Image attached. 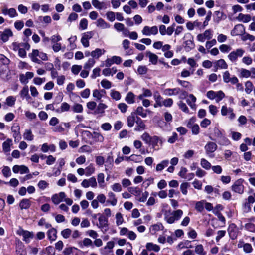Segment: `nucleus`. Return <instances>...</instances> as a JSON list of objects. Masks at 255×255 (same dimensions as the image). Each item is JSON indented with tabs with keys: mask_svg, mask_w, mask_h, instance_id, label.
<instances>
[{
	"mask_svg": "<svg viewBox=\"0 0 255 255\" xmlns=\"http://www.w3.org/2000/svg\"><path fill=\"white\" fill-rule=\"evenodd\" d=\"M164 219L168 224H173L179 221L183 214V212L181 209H177L173 211L166 210L163 212Z\"/></svg>",
	"mask_w": 255,
	"mask_h": 255,
	"instance_id": "obj_1",
	"label": "nucleus"
},
{
	"mask_svg": "<svg viewBox=\"0 0 255 255\" xmlns=\"http://www.w3.org/2000/svg\"><path fill=\"white\" fill-rule=\"evenodd\" d=\"M17 234L23 237V240L26 243H29L34 237V233L27 230H24L22 229L17 231Z\"/></svg>",
	"mask_w": 255,
	"mask_h": 255,
	"instance_id": "obj_2",
	"label": "nucleus"
},
{
	"mask_svg": "<svg viewBox=\"0 0 255 255\" xmlns=\"http://www.w3.org/2000/svg\"><path fill=\"white\" fill-rule=\"evenodd\" d=\"M142 140L146 143H157L162 142L163 141L157 136H150V135L145 132L141 136Z\"/></svg>",
	"mask_w": 255,
	"mask_h": 255,
	"instance_id": "obj_3",
	"label": "nucleus"
},
{
	"mask_svg": "<svg viewBox=\"0 0 255 255\" xmlns=\"http://www.w3.org/2000/svg\"><path fill=\"white\" fill-rule=\"evenodd\" d=\"M245 53V50L241 48H238L232 51L228 55V58L232 62H236L239 57H241Z\"/></svg>",
	"mask_w": 255,
	"mask_h": 255,
	"instance_id": "obj_4",
	"label": "nucleus"
},
{
	"mask_svg": "<svg viewBox=\"0 0 255 255\" xmlns=\"http://www.w3.org/2000/svg\"><path fill=\"white\" fill-rule=\"evenodd\" d=\"M244 180L239 179L235 181L232 185V189L233 191L239 194H242L244 192Z\"/></svg>",
	"mask_w": 255,
	"mask_h": 255,
	"instance_id": "obj_5",
	"label": "nucleus"
},
{
	"mask_svg": "<svg viewBox=\"0 0 255 255\" xmlns=\"http://www.w3.org/2000/svg\"><path fill=\"white\" fill-rule=\"evenodd\" d=\"M81 186L85 188L89 187L96 188L97 187V182L96 178L92 177L88 179H84L81 183Z\"/></svg>",
	"mask_w": 255,
	"mask_h": 255,
	"instance_id": "obj_6",
	"label": "nucleus"
},
{
	"mask_svg": "<svg viewBox=\"0 0 255 255\" xmlns=\"http://www.w3.org/2000/svg\"><path fill=\"white\" fill-rule=\"evenodd\" d=\"M141 32L145 36L155 35L158 33V28L156 26L152 27L145 26L143 28Z\"/></svg>",
	"mask_w": 255,
	"mask_h": 255,
	"instance_id": "obj_7",
	"label": "nucleus"
},
{
	"mask_svg": "<svg viewBox=\"0 0 255 255\" xmlns=\"http://www.w3.org/2000/svg\"><path fill=\"white\" fill-rule=\"evenodd\" d=\"M94 33L92 31H88L82 34L81 42L84 47L89 46V40L92 38Z\"/></svg>",
	"mask_w": 255,
	"mask_h": 255,
	"instance_id": "obj_8",
	"label": "nucleus"
},
{
	"mask_svg": "<svg viewBox=\"0 0 255 255\" xmlns=\"http://www.w3.org/2000/svg\"><path fill=\"white\" fill-rule=\"evenodd\" d=\"M212 37V31L211 29L206 30L203 33L199 34L197 36L198 41L203 42L206 39H211Z\"/></svg>",
	"mask_w": 255,
	"mask_h": 255,
	"instance_id": "obj_9",
	"label": "nucleus"
},
{
	"mask_svg": "<svg viewBox=\"0 0 255 255\" xmlns=\"http://www.w3.org/2000/svg\"><path fill=\"white\" fill-rule=\"evenodd\" d=\"M221 113L222 116L229 115V118L233 120L235 118L236 115L233 112V109L231 108H228L226 106H223L221 108Z\"/></svg>",
	"mask_w": 255,
	"mask_h": 255,
	"instance_id": "obj_10",
	"label": "nucleus"
},
{
	"mask_svg": "<svg viewBox=\"0 0 255 255\" xmlns=\"http://www.w3.org/2000/svg\"><path fill=\"white\" fill-rule=\"evenodd\" d=\"M65 197V193L64 192H60L58 193L53 194L51 197V200L54 204L57 205L63 201Z\"/></svg>",
	"mask_w": 255,
	"mask_h": 255,
	"instance_id": "obj_11",
	"label": "nucleus"
},
{
	"mask_svg": "<svg viewBox=\"0 0 255 255\" xmlns=\"http://www.w3.org/2000/svg\"><path fill=\"white\" fill-rule=\"evenodd\" d=\"M240 76L244 78H255V68H252L250 70L246 69H241Z\"/></svg>",
	"mask_w": 255,
	"mask_h": 255,
	"instance_id": "obj_12",
	"label": "nucleus"
},
{
	"mask_svg": "<svg viewBox=\"0 0 255 255\" xmlns=\"http://www.w3.org/2000/svg\"><path fill=\"white\" fill-rule=\"evenodd\" d=\"M149 232L151 235H156L158 232L164 229L163 225L160 222L152 225L149 227Z\"/></svg>",
	"mask_w": 255,
	"mask_h": 255,
	"instance_id": "obj_13",
	"label": "nucleus"
},
{
	"mask_svg": "<svg viewBox=\"0 0 255 255\" xmlns=\"http://www.w3.org/2000/svg\"><path fill=\"white\" fill-rule=\"evenodd\" d=\"M228 231L231 239H235L238 236L239 229L235 224H231L229 225Z\"/></svg>",
	"mask_w": 255,
	"mask_h": 255,
	"instance_id": "obj_14",
	"label": "nucleus"
},
{
	"mask_svg": "<svg viewBox=\"0 0 255 255\" xmlns=\"http://www.w3.org/2000/svg\"><path fill=\"white\" fill-rule=\"evenodd\" d=\"M11 131L13 133V136L15 138V141L21 138V134L20 132V126L17 123H14L11 127Z\"/></svg>",
	"mask_w": 255,
	"mask_h": 255,
	"instance_id": "obj_15",
	"label": "nucleus"
},
{
	"mask_svg": "<svg viewBox=\"0 0 255 255\" xmlns=\"http://www.w3.org/2000/svg\"><path fill=\"white\" fill-rule=\"evenodd\" d=\"M223 81L225 83L231 82L233 84H235L238 82V78L233 76L232 77H230V74L228 71H226L224 72L223 75Z\"/></svg>",
	"mask_w": 255,
	"mask_h": 255,
	"instance_id": "obj_16",
	"label": "nucleus"
},
{
	"mask_svg": "<svg viewBox=\"0 0 255 255\" xmlns=\"http://www.w3.org/2000/svg\"><path fill=\"white\" fill-rule=\"evenodd\" d=\"M13 36V32L10 29H5L3 32H1V44L8 41L9 38Z\"/></svg>",
	"mask_w": 255,
	"mask_h": 255,
	"instance_id": "obj_17",
	"label": "nucleus"
},
{
	"mask_svg": "<svg viewBox=\"0 0 255 255\" xmlns=\"http://www.w3.org/2000/svg\"><path fill=\"white\" fill-rule=\"evenodd\" d=\"M115 243L113 241H109L107 243L106 245L103 248L100 249L101 254L102 255H107L111 252L114 248Z\"/></svg>",
	"mask_w": 255,
	"mask_h": 255,
	"instance_id": "obj_18",
	"label": "nucleus"
},
{
	"mask_svg": "<svg viewBox=\"0 0 255 255\" xmlns=\"http://www.w3.org/2000/svg\"><path fill=\"white\" fill-rule=\"evenodd\" d=\"M13 172L15 173H20L23 174L29 172V170L27 167L25 165H14L12 168Z\"/></svg>",
	"mask_w": 255,
	"mask_h": 255,
	"instance_id": "obj_19",
	"label": "nucleus"
},
{
	"mask_svg": "<svg viewBox=\"0 0 255 255\" xmlns=\"http://www.w3.org/2000/svg\"><path fill=\"white\" fill-rule=\"evenodd\" d=\"M245 31L244 27L242 24H237L235 26L231 32V34L233 36L242 35Z\"/></svg>",
	"mask_w": 255,
	"mask_h": 255,
	"instance_id": "obj_20",
	"label": "nucleus"
},
{
	"mask_svg": "<svg viewBox=\"0 0 255 255\" xmlns=\"http://www.w3.org/2000/svg\"><path fill=\"white\" fill-rule=\"evenodd\" d=\"M108 200L106 201L107 204L112 206L117 205L118 200L116 197V195L112 191H110L108 193Z\"/></svg>",
	"mask_w": 255,
	"mask_h": 255,
	"instance_id": "obj_21",
	"label": "nucleus"
},
{
	"mask_svg": "<svg viewBox=\"0 0 255 255\" xmlns=\"http://www.w3.org/2000/svg\"><path fill=\"white\" fill-rule=\"evenodd\" d=\"M1 12L4 15H8L10 17L13 18L17 16V13L14 8L7 9L3 7L1 9Z\"/></svg>",
	"mask_w": 255,
	"mask_h": 255,
	"instance_id": "obj_22",
	"label": "nucleus"
},
{
	"mask_svg": "<svg viewBox=\"0 0 255 255\" xmlns=\"http://www.w3.org/2000/svg\"><path fill=\"white\" fill-rule=\"evenodd\" d=\"M57 231L54 228H51L48 230L47 233L48 239L52 242L55 241L57 238Z\"/></svg>",
	"mask_w": 255,
	"mask_h": 255,
	"instance_id": "obj_23",
	"label": "nucleus"
},
{
	"mask_svg": "<svg viewBox=\"0 0 255 255\" xmlns=\"http://www.w3.org/2000/svg\"><path fill=\"white\" fill-rule=\"evenodd\" d=\"M180 91L181 90L179 88H175L173 89L167 88L164 90L163 93L165 95L171 96L178 95Z\"/></svg>",
	"mask_w": 255,
	"mask_h": 255,
	"instance_id": "obj_24",
	"label": "nucleus"
},
{
	"mask_svg": "<svg viewBox=\"0 0 255 255\" xmlns=\"http://www.w3.org/2000/svg\"><path fill=\"white\" fill-rule=\"evenodd\" d=\"M137 118L138 116L136 115V113L132 112L130 115L127 117L128 126L129 127H132L134 126L135 122H136V119Z\"/></svg>",
	"mask_w": 255,
	"mask_h": 255,
	"instance_id": "obj_25",
	"label": "nucleus"
},
{
	"mask_svg": "<svg viewBox=\"0 0 255 255\" xmlns=\"http://www.w3.org/2000/svg\"><path fill=\"white\" fill-rule=\"evenodd\" d=\"M92 4L95 8L100 10L107 8L106 4L104 2H100L98 0H92Z\"/></svg>",
	"mask_w": 255,
	"mask_h": 255,
	"instance_id": "obj_26",
	"label": "nucleus"
},
{
	"mask_svg": "<svg viewBox=\"0 0 255 255\" xmlns=\"http://www.w3.org/2000/svg\"><path fill=\"white\" fill-rule=\"evenodd\" d=\"M106 94V91L104 90H98L95 89L93 91L92 95L96 100H100Z\"/></svg>",
	"mask_w": 255,
	"mask_h": 255,
	"instance_id": "obj_27",
	"label": "nucleus"
},
{
	"mask_svg": "<svg viewBox=\"0 0 255 255\" xmlns=\"http://www.w3.org/2000/svg\"><path fill=\"white\" fill-rule=\"evenodd\" d=\"M146 56L149 58V62L152 64L156 65L157 63L158 57L155 54L147 51L146 52Z\"/></svg>",
	"mask_w": 255,
	"mask_h": 255,
	"instance_id": "obj_28",
	"label": "nucleus"
},
{
	"mask_svg": "<svg viewBox=\"0 0 255 255\" xmlns=\"http://www.w3.org/2000/svg\"><path fill=\"white\" fill-rule=\"evenodd\" d=\"M106 51L104 49L96 48L91 52V56L94 59H98L101 55L105 53Z\"/></svg>",
	"mask_w": 255,
	"mask_h": 255,
	"instance_id": "obj_29",
	"label": "nucleus"
},
{
	"mask_svg": "<svg viewBox=\"0 0 255 255\" xmlns=\"http://www.w3.org/2000/svg\"><path fill=\"white\" fill-rule=\"evenodd\" d=\"M134 112L136 113V115H137L142 118H146L147 116V112L150 113V111L147 109H144L141 106H138Z\"/></svg>",
	"mask_w": 255,
	"mask_h": 255,
	"instance_id": "obj_30",
	"label": "nucleus"
},
{
	"mask_svg": "<svg viewBox=\"0 0 255 255\" xmlns=\"http://www.w3.org/2000/svg\"><path fill=\"white\" fill-rule=\"evenodd\" d=\"M196 98L192 94H189L186 99V102L192 109L196 108Z\"/></svg>",
	"mask_w": 255,
	"mask_h": 255,
	"instance_id": "obj_31",
	"label": "nucleus"
},
{
	"mask_svg": "<svg viewBox=\"0 0 255 255\" xmlns=\"http://www.w3.org/2000/svg\"><path fill=\"white\" fill-rule=\"evenodd\" d=\"M31 205V202L29 199H23L19 202V207L20 209H28L30 208Z\"/></svg>",
	"mask_w": 255,
	"mask_h": 255,
	"instance_id": "obj_32",
	"label": "nucleus"
},
{
	"mask_svg": "<svg viewBox=\"0 0 255 255\" xmlns=\"http://www.w3.org/2000/svg\"><path fill=\"white\" fill-rule=\"evenodd\" d=\"M215 68L216 71L218 69H226L228 68V65L224 59H221L215 63Z\"/></svg>",
	"mask_w": 255,
	"mask_h": 255,
	"instance_id": "obj_33",
	"label": "nucleus"
},
{
	"mask_svg": "<svg viewBox=\"0 0 255 255\" xmlns=\"http://www.w3.org/2000/svg\"><path fill=\"white\" fill-rule=\"evenodd\" d=\"M96 26L102 29H108L110 28V25L106 22L103 19L100 18L96 22Z\"/></svg>",
	"mask_w": 255,
	"mask_h": 255,
	"instance_id": "obj_34",
	"label": "nucleus"
},
{
	"mask_svg": "<svg viewBox=\"0 0 255 255\" xmlns=\"http://www.w3.org/2000/svg\"><path fill=\"white\" fill-rule=\"evenodd\" d=\"M125 100L129 104H133L135 102V95L132 92H129L126 95Z\"/></svg>",
	"mask_w": 255,
	"mask_h": 255,
	"instance_id": "obj_35",
	"label": "nucleus"
},
{
	"mask_svg": "<svg viewBox=\"0 0 255 255\" xmlns=\"http://www.w3.org/2000/svg\"><path fill=\"white\" fill-rule=\"evenodd\" d=\"M136 126L135 130L137 131H140L143 130L145 128V125L144 124L143 120L138 117L136 121Z\"/></svg>",
	"mask_w": 255,
	"mask_h": 255,
	"instance_id": "obj_36",
	"label": "nucleus"
},
{
	"mask_svg": "<svg viewBox=\"0 0 255 255\" xmlns=\"http://www.w3.org/2000/svg\"><path fill=\"white\" fill-rule=\"evenodd\" d=\"M236 19L239 21L243 22L244 23H247L251 20V17L249 14H243L242 13H240L236 17Z\"/></svg>",
	"mask_w": 255,
	"mask_h": 255,
	"instance_id": "obj_37",
	"label": "nucleus"
},
{
	"mask_svg": "<svg viewBox=\"0 0 255 255\" xmlns=\"http://www.w3.org/2000/svg\"><path fill=\"white\" fill-rule=\"evenodd\" d=\"M105 175L103 173H100L98 174L97 176V180L98 185L100 188L101 189H103L106 186V184L105 183Z\"/></svg>",
	"mask_w": 255,
	"mask_h": 255,
	"instance_id": "obj_38",
	"label": "nucleus"
},
{
	"mask_svg": "<svg viewBox=\"0 0 255 255\" xmlns=\"http://www.w3.org/2000/svg\"><path fill=\"white\" fill-rule=\"evenodd\" d=\"M146 248L149 251H153L156 252H159L160 250L159 246L151 242L147 243L146 244Z\"/></svg>",
	"mask_w": 255,
	"mask_h": 255,
	"instance_id": "obj_39",
	"label": "nucleus"
},
{
	"mask_svg": "<svg viewBox=\"0 0 255 255\" xmlns=\"http://www.w3.org/2000/svg\"><path fill=\"white\" fill-rule=\"evenodd\" d=\"M117 71V69L115 67L112 68H105L102 70V74L105 76H109L110 75L113 76Z\"/></svg>",
	"mask_w": 255,
	"mask_h": 255,
	"instance_id": "obj_40",
	"label": "nucleus"
},
{
	"mask_svg": "<svg viewBox=\"0 0 255 255\" xmlns=\"http://www.w3.org/2000/svg\"><path fill=\"white\" fill-rule=\"evenodd\" d=\"M177 248L178 250H181L184 248H192V246L190 243V241L185 240L179 243Z\"/></svg>",
	"mask_w": 255,
	"mask_h": 255,
	"instance_id": "obj_41",
	"label": "nucleus"
},
{
	"mask_svg": "<svg viewBox=\"0 0 255 255\" xmlns=\"http://www.w3.org/2000/svg\"><path fill=\"white\" fill-rule=\"evenodd\" d=\"M98 220L99 222V228H104L107 227L108 220L103 215L100 214Z\"/></svg>",
	"mask_w": 255,
	"mask_h": 255,
	"instance_id": "obj_42",
	"label": "nucleus"
},
{
	"mask_svg": "<svg viewBox=\"0 0 255 255\" xmlns=\"http://www.w3.org/2000/svg\"><path fill=\"white\" fill-rule=\"evenodd\" d=\"M205 200L195 202V208L199 212H202L204 209Z\"/></svg>",
	"mask_w": 255,
	"mask_h": 255,
	"instance_id": "obj_43",
	"label": "nucleus"
},
{
	"mask_svg": "<svg viewBox=\"0 0 255 255\" xmlns=\"http://www.w3.org/2000/svg\"><path fill=\"white\" fill-rule=\"evenodd\" d=\"M107 108V106L102 103H100L98 104L97 109L95 111V113L96 114H103L105 112V110Z\"/></svg>",
	"mask_w": 255,
	"mask_h": 255,
	"instance_id": "obj_44",
	"label": "nucleus"
},
{
	"mask_svg": "<svg viewBox=\"0 0 255 255\" xmlns=\"http://www.w3.org/2000/svg\"><path fill=\"white\" fill-rule=\"evenodd\" d=\"M41 150L44 152H54L55 150V147L54 144H43Z\"/></svg>",
	"mask_w": 255,
	"mask_h": 255,
	"instance_id": "obj_45",
	"label": "nucleus"
},
{
	"mask_svg": "<svg viewBox=\"0 0 255 255\" xmlns=\"http://www.w3.org/2000/svg\"><path fill=\"white\" fill-rule=\"evenodd\" d=\"M110 95L111 98L116 101H118L121 98V95L120 93L114 89H112L110 91Z\"/></svg>",
	"mask_w": 255,
	"mask_h": 255,
	"instance_id": "obj_46",
	"label": "nucleus"
},
{
	"mask_svg": "<svg viewBox=\"0 0 255 255\" xmlns=\"http://www.w3.org/2000/svg\"><path fill=\"white\" fill-rule=\"evenodd\" d=\"M169 164L168 160H164L162 161L160 163L158 164L156 167V170L157 171H161L164 168L166 167Z\"/></svg>",
	"mask_w": 255,
	"mask_h": 255,
	"instance_id": "obj_47",
	"label": "nucleus"
},
{
	"mask_svg": "<svg viewBox=\"0 0 255 255\" xmlns=\"http://www.w3.org/2000/svg\"><path fill=\"white\" fill-rule=\"evenodd\" d=\"M200 165L203 168L207 170L210 169L212 166L211 163L204 158L201 159Z\"/></svg>",
	"mask_w": 255,
	"mask_h": 255,
	"instance_id": "obj_48",
	"label": "nucleus"
},
{
	"mask_svg": "<svg viewBox=\"0 0 255 255\" xmlns=\"http://www.w3.org/2000/svg\"><path fill=\"white\" fill-rule=\"evenodd\" d=\"M70 106L69 104L66 102H63L61 104L60 108L59 109L56 110V111L58 113L64 112L68 111L70 110Z\"/></svg>",
	"mask_w": 255,
	"mask_h": 255,
	"instance_id": "obj_49",
	"label": "nucleus"
},
{
	"mask_svg": "<svg viewBox=\"0 0 255 255\" xmlns=\"http://www.w3.org/2000/svg\"><path fill=\"white\" fill-rule=\"evenodd\" d=\"M189 186V183L187 182H185L181 184L180 186V191L184 195H186L187 194L188 188Z\"/></svg>",
	"mask_w": 255,
	"mask_h": 255,
	"instance_id": "obj_50",
	"label": "nucleus"
},
{
	"mask_svg": "<svg viewBox=\"0 0 255 255\" xmlns=\"http://www.w3.org/2000/svg\"><path fill=\"white\" fill-rule=\"evenodd\" d=\"M195 252L198 255H206V252L204 250V247L202 245H198L195 247Z\"/></svg>",
	"mask_w": 255,
	"mask_h": 255,
	"instance_id": "obj_51",
	"label": "nucleus"
},
{
	"mask_svg": "<svg viewBox=\"0 0 255 255\" xmlns=\"http://www.w3.org/2000/svg\"><path fill=\"white\" fill-rule=\"evenodd\" d=\"M72 111L75 113H81L83 112V106L79 103L74 104L72 107Z\"/></svg>",
	"mask_w": 255,
	"mask_h": 255,
	"instance_id": "obj_52",
	"label": "nucleus"
},
{
	"mask_svg": "<svg viewBox=\"0 0 255 255\" xmlns=\"http://www.w3.org/2000/svg\"><path fill=\"white\" fill-rule=\"evenodd\" d=\"M20 96L22 98H26L29 99L30 97L29 95V89L27 86H24L20 92Z\"/></svg>",
	"mask_w": 255,
	"mask_h": 255,
	"instance_id": "obj_53",
	"label": "nucleus"
},
{
	"mask_svg": "<svg viewBox=\"0 0 255 255\" xmlns=\"http://www.w3.org/2000/svg\"><path fill=\"white\" fill-rule=\"evenodd\" d=\"M95 167L93 164H91L85 168V175L90 176L95 172Z\"/></svg>",
	"mask_w": 255,
	"mask_h": 255,
	"instance_id": "obj_54",
	"label": "nucleus"
},
{
	"mask_svg": "<svg viewBox=\"0 0 255 255\" xmlns=\"http://www.w3.org/2000/svg\"><path fill=\"white\" fill-rule=\"evenodd\" d=\"M95 63V60L91 58H89L87 62L84 65V68L86 70H90V69L94 66Z\"/></svg>",
	"mask_w": 255,
	"mask_h": 255,
	"instance_id": "obj_55",
	"label": "nucleus"
},
{
	"mask_svg": "<svg viewBox=\"0 0 255 255\" xmlns=\"http://www.w3.org/2000/svg\"><path fill=\"white\" fill-rule=\"evenodd\" d=\"M23 137L24 139L27 141H31L33 139V135L32 134L31 130L26 129L23 134Z\"/></svg>",
	"mask_w": 255,
	"mask_h": 255,
	"instance_id": "obj_56",
	"label": "nucleus"
},
{
	"mask_svg": "<svg viewBox=\"0 0 255 255\" xmlns=\"http://www.w3.org/2000/svg\"><path fill=\"white\" fill-rule=\"evenodd\" d=\"M128 191L133 195L138 197L140 196L141 191L137 187H130L128 189Z\"/></svg>",
	"mask_w": 255,
	"mask_h": 255,
	"instance_id": "obj_57",
	"label": "nucleus"
},
{
	"mask_svg": "<svg viewBox=\"0 0 255 255\" xmlns=\"http://www.w3.org/2000/svg\"><path fill=\"white\" fill-rule=\"evenodd\" d=\"M177 81L180 85L184 88H187L188 90H191L192 89V86L190 82L186 81H182L180 80H178Z\"/></svg>",
	"mask_w": 255,
	"mask_h": 255,
	"instance_id": "obj_58",
	"label": "nucleus"
},
{
	"mask_svg": "<svg viewBox=\"0 0 255 255\" xmlns=\"http://www.w3.org/2000/svg\"><path fill=\"white\" fill-rule=\"evenodd\" d=\"M15 97L12 96H9L6 98L5 103L8 106L12 107L15 104Z\"/></svg>",
	"mask_w": 255,
	"mask_h": 255,
	"instance_id": "obj_59",
	"label": "nucleus"
},
{
	"mask_svg": "<svg viewBox=\"0 0 255 255\" xmlns=\"http://www.w3.org/2000/svg\"><path fill=\"white\" fill-rule=\"evenodd\" d=\"M205 150L208 154L214 152L217 149L216 144H206L205 146Z\"/></svg>",
	"mask_w": 255,
	"mask_h": 255,
	"instance_id": "obj_60",
	"label": "nucleus"
},
{
	"mask_svg": "<svg viewBox=\"0 0 255 255\" xmlns=\"http://www.w3.org/2000/svg\"><path fill=\"white\" fill-rule=\"evenodd\" d=\"M116 223L117 226L122 225L124 222V218L121 213H117L116 214Z\"/></svg>",
	"mask_w": 255,
	"mask_h": 255,
	"instance_id": "obj_61",
	"label": "nucleus"
},
{
	"mask_svg": "<svg viewBox=\"0 0 255 255\" xmlns=\"http://www.w3.org/2000/svg\"><path fill=\"white\" fill-rule=\"evenodd\" d=\"M49 183L45 180H40L38 183V187L41 190H44L49 187Z\"/></svg>",
	"mask_w": 255,
	"mask_h": 255,
	"instance_id": "obj_62",
	"label": "nucleus"
},
{
	"mask_svg": "<svg viewBox=\"0 0 255 255\" xmlns=\"http://www.w3.org/2000/svg\"><path fill=\"white\" fill-rule=\"evenodd\" d=\"M93 150L92 147L87 144L84 145L79 149V152L84 153V152H91Z\"/></svg>",
	"mask_w": 255,
	"mask_h": 255,
	"instance_id": "obj_63",
	"label": "nucleus"
},
{
	"mask_svg": "<svg viewBox=\"0 0 255 255\" xmlns=\"http://www.w3.org/2000/svg\"><path fill=\"white\" fill-rule=\"evenodd\" d=\"M101 84L103 88L106 89H109L112 87V83L106 79L101 81Z\"/></svg>",
	"mask_w": 255,
	"mask_h": 255,
	"instance_id": "obj_64",
	"label": "nucleus"
}]
</instances>
